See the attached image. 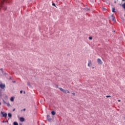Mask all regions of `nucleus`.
I'll return each instance as SVG.
<instances>
[{
	"label": "nucleus",
	"mask_w": 125,
	"mask_h": 125,
	"mask_svg": "<svg viewBox=\"0 0 125 125\" xmlns=\"http://www.w3.org/2000/svg\"><path fill=\"white\" fill-rule=\"evenodd\" d=\"M59 88L61 91H62V92H63L64 93H65V94L67 93V90H64L62 88Z\"/></svg>",
	"instance_id": "4"
},
{
	"label": "nucleus",
	"mask_w": 125,
	"mask_h": 125,
	"mask_svg": "<svg viewBox=\"0 0 125 125\" xmlns=\"http://www.w3.org/2000/svg\"><path fill=\"white\" fill-rule=\"evenodd\" d=\"M6 104H7V106H8V107H10V104L9 103H7Z\"/></svg>",
	"instance_id": "10"
},
{
	"label": "nucleus",
	"mask_w": 125,
	"mask_h": 125,
	"mask_svg": "<svg viewBox=\"0 0 125 125\" xmlns=\"http://www.w3.org/2000/svg\"><path fill=\"white\" fill-rule=\"evenodd\" d=\"M0 87L1 88V89H4V88H5V84L0 83Z\"/></svg>",
	"instance_id": "3"
},
{
	"label": "nucleus",
	"mask_w": 125,
	"mask_h": 125,
	"mask_svg": "<svg viewBox=\"0 0 125 125\" xmlns=\"http://www.w3.org/2000/svg\"><path fill=\"white\" fill-rule=\"evenodd\" d=\"M66 93H70V91H69V90H66Z\"/></svg>",
	"instance_id": "20"
},
{
	"label": "nucleus",
	"mask_w": 125,
	"mask_h": 125,
	"mask_svg": "<svg viewBox=\"0 0 125 125\" xmlns=\"http://www.w3.org/2000/svg\"><path fill=\"white\" fill-rule=\"evenodd\" d=\"M91 65V62H89L88 63V67H90Z\"/></svg>",
	"instance_id": "12"
},
{
	"label": "nucleus",
	"mask_w": 125,
	"mask_h": 125,
	"mask_svg": "<svg viewBox=\"0 0 125 125\" xmlns=\"http://www.w3.org/2000/svg\"><path fill=\"white\" fill-rule=\"evenodd\" d=\"M106 97L107 98H109V97H111V96H110V95L106 96Z\"/></svg>",
	"instance_id": "21"
},
{
	"label": "nucleus",
	"mask_w": 125,
	"mask_h": 125,
	"mask_svg": "<svg viewBox=\"0 0 125 125\" xmlns=\"http://www.w3.org/2000/svg\"><path fill=\"white\" fill-rule=\"evenodd\" d=\"M10 101H11L12 102H13V101H14V97H12L10 98Z\"/></svg>",
	"instance_id": "9"
},
{
	"label": "nucleus",
	"mask_w": 125,
	"mask_h": 125,
	"mask_svg": "<svg viewBox=\"0 0 125 125\" xmlns=\"http://www.w3.org/2000/svg\"><path fill=\"white\" fill-rule=\"evenodd\" d=\"M89 40H90V41H91V40H92V37H89Z\"/></svg>",
	"instance_id": "18"
},
{
	"label": "nucleus",
	"mask_w": 125,
	"mask_h": 125,
	"mask_svg": "<svg viewBox=\"0 0 125 125\" xmlns=\"http://www.w3.org/2000/svg\"><path fill=\"white\" fill-rule=\"evenodd\" d=\"M56 87L57 88H58V87H59L58 85H56Z\"/></svg>",
	"instance_id": "24"
},
{
	"label": "nucleus",
	"mask_w": 125,
	"mask_h": 125,
	"mask_svg": "<svg viewBox=\"0 0 125 125\" xmlns=\"http://www.w3.org/2000/svg\"><path fill=\"white\" fill-rule=\"evenodd\" d=\"M122 7L124 8H125V3L123 4H122Z\"/></svg>",
	"instance_id": "16"
},
{
	"label": "nucleus",
	"mask_w": 125,
	"mask_h": 125,
	"mask_svg": "<svg viewBox=\"0 0 125 125\" xmlns=\"http://www.w3.org/2000/svg\"><path fill=\"white\" fill-rule=\"evenodd\" d=\"M13 125H18V123L17 122H14Z\"/></svg>",
	"instance_id": "13"
},
{
	"label": "nucleus",
	"mask_w": 125,
	"mask_h": 125,
	"mask_svg": "<svg viewBox=\"0 0 125 125\" xmlns=\"http://www.w3.org/2000/svg\"><path fill=\"white\" fill-rule=\"evenodd\" d=\"M27 85H28V86H31V83H30V82L27 83Z\"/></svg>",
	"instance_id": "14"
},
{
	"label": "nucleus",
	"mask_w": 125,
	"mask_h": 125,
	"mask_svg": "<svg viewBox=\"0 0 125 125\" xmlns=\"http://www.w3.org/2000/svg\"><path fill=\"white\" fill-rule=\"evenodd\" d=\"M2 123H8V121H3Z\"/></svg>",
	"instance_id": "17"
},
{
	"label": "nucleus",
	"mask_w": 125,
	"mask_h": 125,
	"mask_svg": "<svg viewBox=\"0 0 125 125\" xmlns=\"http://www.w3.org/2000/svg\"><path fill=\"white\" fill-rule=\"evenodd\" d=\"M0 105H1V102H0Z\"/></svg>",
	"instance_id": "32"
},
{
	"label": "nucleus",
	"mask_w": 125,
	"mask_h": 125,
	"mask_svg": "<svg viewBox=\"0 0 125 125\" xmlns=\"http://www.w3.org/2000/svg\"><path fill=\"white\" fill-rule=\"evenodd\" d=\"M52 5H53V6H56L55 5V3H53L52 4Z\"/></svg>",
	"instance_id": "23"
},
{
	"label": "nucleus",
	"mask_w": 125,
	"mask_h": 125,
	"mask_svg": "<svg viewBox=\"0 0 125 125\" xmlns=\"http://www.w3.org/2000/svg\"><path fill=\"white\" fill-rule=\"evenodd\" d=\"M12 83H16V81H12Z\"/></svg>",
	"instance_id": "28"
},
{
	"label": "nucleus",
	"mask_w": 125,
	"mask_h": 125,
	"mask_svg": "<svg viewBox=\"0 0 125 125\" xmlns=\"http://www.w3.org/2000/svg\"><path fill=\"white\" fill-rule=\"evenodd\" d=\"M0 70L1 71L2 73H3V69L0 68Z\"/></svg>",
	"instance_id": "19"
},
{
	"label": "nucleus",
	"mask_w": 125,
	"mask_h": 125,
	"mask_svg": "<svg viewBox=\"0 0 125 125\" xmlns=\"http://www.w3.org/2000/svg\"><path fill=\"white\" fill-rule=\"evenodd\" d=\"M47 120L48 121V122H51V121L52 120V119L50 118V116L49 115L47 116Z\"/></svg>",
	"instance_id": "5"
},
{
	"label": "nucleus",
	"mask_w": 125,
	"mask_h": 125,
	"mask_svg": "<svg viewBox=\"0 0 125 125\" xmlns=\"http://www.w3.org/2000/svg\"><path fill=\"white\" fill-rule=\"evenodd\" d=\"M85 10L86 11L90 10V9L86 8L85 9Z\"/></svg>",
	"instance_id": "22"
},
{
	"label": "nucleus",
	"mask_w": 125,
	"mask_h": 125,
	"mask_svg": "<svg viewBox=\"0 0 125 125\" xmlns=\"http://www.w3.org/2000/svg\"><path fill=\"white\" fill-rule=\"evenodd\" d=\"M8 120H9V118H8Z\"/></svg>",
	"instance_id": "34"
},
{
	"label": "nucleus",
	"mask_w": 125,
	"mask_h": 125,
	"mask_svg": "<svg viewBox=\"0 0 125 125\" xmlns=\"http://www.w3.org/2000/svg\"><path fill=\"white\" fill-rule=\"evenodd\" d=\"M51 114L53 116H55V115L56 114V113L55 112V111H52L51 112Z\"/></svg>",
	"instance_id": "7"
},
{
	"label": "nucleus",
	"mask_w": 125,
	"mask_h": 125,
	"mask_svg": "<svg viewBox=\"0 0 125 125\" xmlns=\"http://www.w3.org/2000/svg\"><path fill=\"white\" fill-rule=\"evenodd\" d=\"M0 114H1V115H2V117H4V118H6V117H7V113H4V112L1 111Z\"/></svg>",
	"instance_id": "2"
},
{
	"label": "nucleus",
	"mask_w": 125,
	"mask_h": 125,
	"mask_svg": "<svg viewBox=\"0 0 125 125\" xmlns=\"http://www.w3.org/2000/svg\"><path fill=\"white\" fill-rule=\"evenodd\" d=\"M20 120L21 122H24L25 121V119L23 117H21Z\"/></svg>",
	"instance_id": "6"
},
{
	"label": "nucleus",
	"mask_w": 125,
	"mask_h": 125,
	"mask_svg": "<svg viewBox=\"0 0 125 125\" xmlns=\"http://www.w3.org/2000/svg\"><path fill=\"white\" fill-rule=\"evenodd\" d=\"M14 111H15V108L13 109V112H14Z\"/></svg>",
	"instance_id": "29"
},
{
	"label": "nucleus",
	"mask_w": 125,
	"mask_h": 125,
	"mask_svg": "<svg viewBox=\"0 0 125 125\" xmlns=\"http://www.w3.org/2000/svg\"><path fill=\"white\" fill-rule=\"evenodd\" d=\"M24 93H25V92H24Z\"/></svg>",
	"instance_id": "35"
},
{
	"label": "nucleus",
	"mask_w": 125,
	"mask_h": 125,
	"mask_svg": "<svg viewBox=\"0 0 125 125\" xmlns=\"http://www.w3.org/2000/svg\"><path fill=\"white\" fill-rule=\"evenodd\" d=\"M23 111H26V108L23 109Z\"/></svg>",
	"instance_id": "31"
},
{
	"label": "nucleus",
	"mask_w": 125,
	"mask_h": 125,
	"mask_svg": "<svg viewBox=\"0 0 125 125\" xmlns=\"http://www.w3.org/2000/svg\"><path fill=\"white\" fill-rule=\"evenodd\" d=\"M112 21H115V17H114V16H113V15H112Z\"/></svg>",
	"instance_id": "11"
},
{
	"label": "nucleus",
	"mask_w": 125,
	"mask_h": 125,
	"mask_svg": "<svg viewBox=\"0 0 125 125\" xmlns=\"http://www.w3.org/2000/svg\"><path fill=\"white\" fill-rule=\"evenodd\" d=\"M73 95H74V96H75V95H76V94L75 93H72Z\"/></svg>",
	"instance_id": "25"
},
{
	"label": "nucleus",
	"mask_w": 125,
	"mask_h": 125,
	"mask_svg": "<svg viewBox=\"0 0 125 125\" xmlns=\"http://www.w3.org/2000/svg\"><path fill=\"white\" fill-rule=\"evenodd\" d=\"M8 116L10 118H12V114L11 113H8Z\"/></svg>",
	"instance_id": "8"
},
{
	"label": "nucleus",
	"mask_w": 125,
	"mask_h": 125,
	"mask_svg": "<svg viewBox=\"0 0 125 125\" xmlns=\"http://www.w3.org/2000/svg\"><path fill=\"white\" fill-rule=\"evenodd\" d=\"M23 93V91L21 90V91H20V93Z\"/></svg>",
	"instance_id": "27"
},
{
	"label": "nucleus",
	"mask_w": 125,
	"mask_h": 125,
	"mask_svg": "<svg viewBox=\"0 0 125 125\" xmlns=\"http://www.w3.org/2000/svg\"><path fill=\"white\" fill-rule=\"evenodd\" d=\"M112 12H115V8H112Z\"/></svg>",
	"instance_id": "15"
},
{
	"label": "nucleus",
	"mask_w": 125,
	"mask_h": 125,
	"mask_svg": "<svg viewBox=\"0 0 125 125\" xmlns=\"http://www.w3.org/2000/svg\"><path fill=\"white\" fill-rule=\"evenodd\" d=\"M125 0H122L123 1H125Z\"/></svg>",
	"instance_id": "33"
},
{
	"label": "nucleus",
	"mask_w": 125,
	"mask_h": 125,
	"mask_svg": "<svg viewBox=\"0 0 125 125\" xmlns=\"http://www.w3.org/2000/svg\"><path fill=\"white\" fill-rule=\"evenodd\" d=\"M118 102H121V100H118Z\"/></svg>",
	"instance_id": "30"
},
{
	"label": "nucleus",
	"mask_w": 125,
	"mask_h": 125,
	"mask_svg": "<svg viewBox=\"0 0 125 125\" xmlns=\"http://www.w3.org/2000/svg\"><path fill=\"white\" fill-rule=\"evenodd\" d=\"M97 62L99 65H102V64H103V62H102V61H101V59H98Z\"/></svg>",
	"instance_id": "1"
},
{
	"label": "nucleus",
	"mask_w": 125,
	"mask_h": 125,
	"mask_svg": "<svg viewBox=\"0 0 125 125\" xmlns=\"http://www.w3.org/2000/svg\"><path fill=\"white\" fill-rule=\"evenodd\" d=\"M102 9H103V10H106V9H105V8H102Z\"/></svg>",
	"instance_id": "26"
}]
</instances>
